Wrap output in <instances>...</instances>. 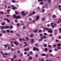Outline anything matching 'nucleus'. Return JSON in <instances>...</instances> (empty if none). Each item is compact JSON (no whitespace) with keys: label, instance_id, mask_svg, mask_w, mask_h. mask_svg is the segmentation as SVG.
I'll return each instance as SVG.
<instances>
[{"label":"nucleus","instance_id":"nucleus-37","mask_svg":"<svg viewBox=\"0 0 61 61\" xmlns=\"http://www.w3.org/2000/svg\"><path fill=\"white\" fill-rule=\"evenodd\" d=\"M44 12H45V9H43L42 11V13H44Z\"/></svg>","mask_w":61,"mask_h":61},{"label":"nucleus","instance_id":"nucleus-11","mask_svg":"<svg viewBox=\"0 0 61 61\" xmlns=\"http://www.w3.org/2000/svg\"><path fill=\"white\" fill-rule=\"evenodd\" d=\"M52 17L53 18H55L56 17V15H52Z\"/></svg>","mask_w":61,"mask_h":61},{"label":"nucleus","instance_id":"nucleus-24","mask_svg":"<svg viewBox=\"0 0 61 61\" xmlns=\"http://www.w3.org/2000/svg\"><path fill=\"white\" fill-rule=\"evenodd\" d=\"M1 28L2 29H5V26H2L1 27Z\"/></svg>","mask_w":61,"mask_h":61},{"label":"nucleus","instance_id":"nucleus-57","mask_svg":"<svg viewBox=\"0 0 61 61\" xmlns=\"http://www.w3.org/2000/svg\"><path fill=\"white\" fill-rule=\"evenodd\" d=\"M20 56H23V54L22 53L20 54Z\"/></svg>","mask_w":61,"mask_h":61},{"label":"nucleus","instance_id":"nucleus-15","mask_svg":"<svg viewBox=\"0 0 61 61\" xmlns=\"http://www.w3.org/2000/svg\"><path fill=\"white\" fill-rule=\"evenodd\" d=\"M13 26L12 25H11L10 26V29H12L13 28Z\"/></svg>","mask_w":61,"mask_h":61},{"label":"nucleus","instance_id":"nucleus-40","mask_svg":"<svg viewBox=\"0 0 61 61\" xmlns=\"http://www.w3.org/2000/svg\"><path fill=\"white\" fill-rule=\"evenodd\" d=\"M17 53H18V54H20V51H17Z\"/></svg>","mask_w":61,"mask_h":61},{"label":"nucleus","instance_id":"nucleus-58","mask_svg":"<svg viewBox=\"0 0 61 61\" xmlns=\"http://www.w3.org/2000/svg\"><path fill=\"white\" fill-rule=\"evenodd\" d=\"M15 21L16 23H17V20H15Z\"/></svg>","mask_w":61,"mask_h":61},{"label":"nucleus","instance_id":"nucleus-46","mask_svg":"<svg viewBox=\"0 0 61 61\" xmlns=\"http://www.w3.org/2000/svg\"><path fill=\"white\" fill-rule=\"evenodd\" d=\"M54 24V22H52V23H51V25H53V24Z\"/></svg>","mask_w":61,"mask_h":61},{"label":"nucleus","instance_id":"nucleus-20","mask_svg":"<svg viewBox=\"0 0 61 61\" xmlns=\"http://www.w3.org/2000/svg\"><path fill=\"white\" fill-rule=\"evenodd\" d=\"M54 50L55 51H57L58 50V49H57L56 48H55L54 49Z\"/></svg>","mask_w":61,"mask_h":61},{"label":"nucleus","instance_id":"nucleus-17","mask_svg":"<svg viewBox=\"0 0 61 61\" xmlns=\"http://www.w3.org/2000/svg\"><path fill=\"white\" fill-rule=\"evenodd\" d=\"M2 33H6V31H5V30H2Z\"/></svg>","mask_w":61,"mask_h":61},{"label":"nucleus","instance_id":"nucleus-50","mask_svg":"<svg viewBox=\"0 0 61 61\" xmlns=\"http://www.w3.org/2000/svg\"><path fill=\"white\" fill-rule=\"evenodd\" d=\"M24 54L25 55H26L27 54V52H24Z\"/></svg>","mask_w":61,"mask_h":61},{"label":"nucleus","instance_id":"nucleus-48","mask_svg":"<svg viewBox=\"0 0 61 61\" xmlns=\"http://www.w3.org/2000/svg\"><path fill=\"white\" fill-rule=\"evenodd\" d=\"M43 40L42 39H40L39 40V41L40 42H41V41H42V40Z\"/></svg>","mask_w":61,"mask_h":61},{"label":"nucleus","instance_id":"nucleus-13","mask_svg":"<svg viewBox=\"0 0 61 61\" xmlns=\"http://www.w3.org/2000/svg\"><path fill=\"white\" fill-rule=\"evenodd\" d=\"M38 32L39 33H41V32H42V30H38Z\"/></svg>","mask_w":61,"mask_h":61},{"label":"nucleus","instance_id":"nucleus-2","mask_svg":"<svg viewBox=\"0 0 61 61\" xmlns=\"http://www.w3.org/2000/svg\"><path fill=\"white\" fill-rule=\"evenodd\" d=\"M48 32L49 33H51V34H52L53 33V30H48Z\"/></svg>","mask_w":61,"mask_h":61},{"label":"nucleus","instance_id":"nucleus-51","mask_svg":"<svg viewBox=\"0 0 61 61\" xmlns=\"http://www.w3.org/2000/svg\"><path fill=\"white\" fill-rule=\"evenodd\" d=\"M25 26H23V29H25Z\"/></svg>","mask_w":61,"mask_h":61},{"label":"nucleus","instance_id":"nucleus-34","mask_svg":"<svg viewBox=\"0 0 61 61\" xmlns=\"http://www.w3.org/2000/svg\"><path fill=\"white\" fill-rule=\"evenodd\" d=\"M0 13L1 14H4V12L3 11H1L0 12Z\"/></svg>","mask_w":61,"mask_h":61},{"label":"nucleus","instance_id":"nucleus-61","mask_svg":"<svg viewBox=\"0 0 61 61\" xmlns=\"http://www.w3.org/2000/svg\"><path fill=\"white\" fill-rule=\"evenodd\" d=\"M2 33H0V36H2Z\"/></svg>","mask_w":61,"mask_h":61},{"label":"nucleus","instance_id":"nucleus-27","mask_svg":"<svg viewBox=\"0 0 61 61\" xmlns=\"http://www.w3.org/2000/svg\"><path fill=\"white\" fill-rule=\"evenodd\" d=\"M38 2H43V0H38Z\"/></svg>","mask_w":61,"mask_h":61},{"label":"nucleus","instance_id":"nucleus-56","mask_svg":"<svg viewBox=\"0 0 61 61\" xmlns=\"http://www.w3.org/2000/svg\"><path fill=\"white\" fill-rule=\"evenodd\" d=\"M13 58H11V60L12 61H15L14 60H13Z\"/></svg>","mask_w":61,"mask_h":61},{"label":"nucleus","instance_id":"nucleus-32","mask_svg":"<svg viewBox=\"0 0 61 61\" xmlns=\"http://www.w3.org/2000/svg\"><path fill=\"white\" fill-rule=\"evenodd\" d=\"M8 49H9V50L10 49H11V47L10 46H9V47H8Z\"/></svg>","mask_w":61,"mask_h":61},{"label":"nucleus","instance_id":"nucleus-33","mask_svg":"<svg viewBox=\"0 0 61 61\" xmlns=\"http://www.w3.org/2000/svg\"><path fill=\"white\" fill-rule=\"evenodd\" d=\"M57 46H61V44H60V43H59V44H58Z\"/></svg>","mask_w":61,"mask_h":61},{"label":"nucleus","instance_id":"nucleus-63","mask_svg":"<svg viewBox=\"0 0 61 61\" xmlns=\"http://www.w3.org/2000/svg\"><path fill=\"white\" fill-rule=\"evenodd\" d=\"M5 55H8V54L6 53H5Z\"/></svg>","mask_w":61,"mask_h":61},{"label":"nucleus","instance_id":"nucleus-29","mask_svg":"<svg viewBox=\"0 0 61 61\" xmlns=\"http://www.w3.org/2000/svg\"><path fill=\"white\" fill-rule=\"evenodd\" d=\"M4 47H7V45H4Z\"/></svg>","mask_w":61,"mask_h":61},{"label":"nucleus","instance_id":"nucleus-55","mask_svg":"<svg viewBox=\"0 0 61 61\" xmlns=\"http://www.w3.org/2000/svg\"><path fill=\"white\" fill-rule=\"evenodd\" d=\"M32 59V58L31 57H29V59Z\"/></svg>","mask_w":61,"mask_h":61},{"label":"nucleus","instance_id":"nucleus-22","mask_svg":"<svg viewBox=\"0 0 61 61\" xmlns=\"http://www.w3.org/2000/svg\"><path fill=\"white\" fill-rule=\"evenodd\" d=\"M46 55V54H42V56H45Z\"/></svg>","mask_w":61,"mask_h":61},{"label":"nucleus","instance_id":"nucleus-38","mask_svg":"<svg viewBox=\"0 0 61 61\" xmlns=\"http://www.w3.org/2000/svg\"><path fill=\"white\" fill-rule=\"evenodd\" d=\"M36 51H39V49L38 48H37L36 49Z\"/></svg>","mask_w":61,"mask_h":61},{"label":"nucleus","instance_id":"nucleus-39","mask_svg":"<svg viewBox=\"0 0 61 61\" xmlns=\"http://www.w3.org/2000/svg\"><path fill=\"white\" fill-rule=\"evenodd\" d=\"M7 21L8 23H9V22H10L9 21V19H7Z\"/></svg>","mask_w":61,"mask_h":61},{"label":"nucleus","instance_id":"nucleus-8","mask_svg":"<svg viewBox=\"0 0 61 61\" xmlns=\"http://www.w3.org/2000/svg\"><path fill=\"white\" fill-rule=\"evenodd\" d=\"M5 27L6 29H7V28H9V27L7 26H6Z\"/></svg>","mask_w":61,"mask_h":61},{"label":"nucleus","instance_id":"nucleus-36","mask_svg":"<svg viewBox=\"0 0 61 61\" xmlns=\"http://www.w3.org/2000/svg\"><path fill=\"white\" fill-rule=\"evenodd\" d=\"M44 35H45V36H46L47 35V34L46 33H44Z\"/></svg>","mask_w":61,"mask_h":61},{"label":"nucleus","instance_id":"nucleus-59","mask_svg":"<svg viewBox=\"0 0 61 61\" xmlns=\"http://www.w3.org/2000/svg\"><path fill=\"white\" fill-rule=\"evenodd\" d=\"M18 13V12H17V11H16L15 12V13L16 14H17Z\"/></svg>","mask_w":61,"mask_h":61},{"label":"nucleus","instance_id":"nucleus-64","mask_svg":"<svg viewBox=\"0 0 61 61\" xmlns=\"http://www.w3.org/2000/svg\"><path fill=\"white\" fill-rule=\"evenodd\" d=\"M59 39H61V36H59Z\"/></svg>","mask_w":61,"mask_h":61},{"label":"nucleus","instance_id":"nucleus-21","mask_svg":"<svg viewBox=\"0 0 61 61\" xmlns=\"http://www.w3.org/2000/svg\"><path fill=\"white\" fill-rule=\"evenodd\" d=\"M10 49L12 51H14V49L13 48H11Z\"/></svg>","mask_w":61,"mask_h":61},{"label":"nucleus","instance_id":"nucleus-41","mask_svg":"<svg viewBox=\"0 0 61 61\" xmlns=\"http://www.w3.org/2000/svg\"><path fill=\"white\" fill-rule=\"evenodd\" d=\"M50 25V24H48L47 25V26H48V27H49Z\"/></svg>","mask_w":61,"mask_h":61},{"label":"nucleus","instance_id":"nucleus-28","mask_svg":"<svg viewBox=\"0 0 61 61\" xmlns=\"http://www.w3.org/2000/svg\"><path fill=\"white\" fill-rule=\"evenodd\" d=\"M12 9L13 10H15V9H17V8L15 7H14V8H12Z\"/></svg>","mask_w":61,"mask_h":61},{"label":"nucleus","instance_id":"nucleus-9","mask_svg":"<svg viewBox=\"0 0 61 61\" xmlns=\"http://www.w3.org/2000/svg\"><path fill=\"white\" fill-rule=\"evenodd\" d=\"M30 37L31 38H33V34H32L30 35Z\"/></svg>","mask_w":61,"mask_h":61},{"label":"nucleus","instance_id":"nucleus-23","mask_svg":"<svg viewBox=\"0 0 61 61\" xmlns=\"http://www.w3.org/2000/svg\"><path fill=\"white\" fill-rule=\"evenodd\" d=\"M44 4V3L43 2H40V4L41 5H43Z\"/></svg>","mask_w":61,"mask_h":61},{"label":"nucleus","instance_id":"nucleus-45","mask_svg":"<svg viewBox=\"0 0 61 61\" xmlns=\"http://www.w3.org/2000/svg\"><path fill=\"white\" fill-rule=\"evenodd\" d=\"M13 32H14L13 30H11L10 31V32L11 33H13Z\"/></svg>","mask_w":61,"mask_h":61},{"label":"nucleus","instance_id":"nucleus-16","mask_svg":"<svg viewBox=\"0 0 61 61\" xmlns=\"http://www.w3.org/2000/svg\"><path fill=\"white\" fill-rule=\"evenodd\" d=\"M37 31H38V29H37L35 30L34 31V32H35V33H36V32H37Z\"/></svg>","mask_w":61,"mask_h":61},{"label":"nucleus","instance_id":"nucleus-14","mask_svg":"<svg viewBox=\"0 0 61 61\" xmlns=\"http://www.w3.org/2000/svg\"><path fill=\"white\" fill-rule=\"evenodd\" d=\"M51 29L49 28H47L46 29V30L47 31H48L49 30H51Z\"/></svg>","mask_w":61,"mask_h":61},{"label":"nucleus","instance_id":"nucleus-62","mask_svg":"<svg viewBox=\"0 0 61 61\" xmlns=\"http://www.w3.org/2000/svg\"><path fill=\"white\" fill-rule=\"evenodd\" d=\"M59 30L60 31V33H61V28H60Z\"/></svg>","mask_w":61,"mask_h":61},{"label":"nucleus","instance_id":"nucleus-1","mask_svg":"<svg viewBox=\"0 0 61 61\" xmlns=\"http://www.w3.org/2000/svg\"><path fill=\"white\" fill-rule=\"evenodd\" d=\"M13 17L14 18H16V19H17L18 18H21V17L19 16H15V15H13Z\"/></svg>","mask_w":61,"mask_h":61},{"label":"nucleus","instance_id":"nucleus-5","mask_svg":"<svg viewBox=\"0 0 61 61\" xmlns=\"http://www.w3.org/2000/svg\"><path fill=\"white\" fill-rule=\"evenodd\" d=\"M31 43H34V41H35V39H32L31 40Z\"/></svg>","mask_w":61,"mask_h":61},{"label":"nucleus","instance_id":"nucleus-60","mask_svg":"<svg viewBox=\"0 0 61 61\" xmlns=\"http://www.w3.org/2000/svg\"><path fill=\"white\" fill-rule=\"evenodd\" d=\"M40 36H42V34H40Z\"/></svg>","mask_w":61,"mask_h":61},{"label":"nucleus","instance_id":"nucleus-6","mask_svg":"<svg viewBox=\"0 0 61 61\" xmlns=\"http://www.w3.org/2000/svg\"><path fill=\"white\" fill-rule=\"evenodd\" d=\"M24 44L25 45H26L24 46V47H25V46H27V42H25L24 43Z\"/></svg>","mask_w":61,"mask_h":61},{"label":"nucleus","instance_id":"nucleus-26","mask_svg":"<svg viewBox=\"0 0 61 61\" xmlns=\"http://www.w3.org/2000/svg\"><path fill=\"white\" fill-rule=\"evenodd\" d=\"M49 51L50 53H51V52H52V50L51 49H50L49 50Z\"/></svg>","mask_w":61,"mask_h":61},{"label":"nucleus","instance_id":"nucleus-30","mask_svg":"<svg viewBox=\"0 0 61 61\" xmlns=\"http://www.w3.org/2000/svg\"><path fill=\"white\" fill-rule=\"evenodd\" d=\"M12 3H15V0H12Z\"/></svg>","mask_w":61,"mask_h":61},{"label":"nucleus","instance_id":"nucleus-18","mask_svg":"<svg viewBox=\"0 0 61 61\" xmlns=\"http://www.w3.org/2000/svg\"><path fill=\"white\" fill-rule=\"evenodd\" d=\"M36 47H34V48H33V51H35V50H36Z\"/></svg>","mask_w":61,"mask_h":61},{"label":"nucleus","instance_id":"nucleus-54","mask_svg":"<svg viewBox=\"0 0 61 61\" xmlns=\"http://www.w3.org/2000/svg\"><path fill=\"white\" fill-rule=\"evenodd\" d=\"M17 25L18 26H19V25H20L19 24V23H18V24H17Z\"/></svg>","mask_w":61,"mask_h":61},{"label":"nucleus","instance_id":"nucleus-3","mask_svg":"<svg viewBox=\"0 0 61 61\" xmlns=\"http://www.w3.org/2000/svg\"><path fill=\"white\" fill-rule=\"evenodd\" d=\"M19 40L20 41H25V39H22V38H20Z\"/></svg>","mask_w":61,"mask_h":61},{"label":"nucleus","instance_id":"nucleus-47","mask_svg":"<svg viewBox=\"0 0 61 61\" xmlns=\"http://www.w3.org/2000/svg\"><path fill=\"white\" fill-rule=\"evenodd\" d=\"M51 27L52 28H54V25H51Z\"/></svg>","mask_w":61,"mask_h":61},{"label":"nucleus","instance_id":"nucleus-42","mask_svg":"<svg viewBox=\"0 0 61 61\" xmlns=\"http://www.w3.org/2000/svg\"><path fill=\"white\" fill-rule=\"evenodd\" d=\"M33 15H34V14H36V12L35 11H34L32 13Z\"/></svg>","mask_w":61,"mask_h":61},{"label":"nucleus","instance_id":"nucleus-25","mask_svg":"<svg viewBox=\"0 0 61 61\" xmlns=\"http://www.w3.org/2000/svg\"><path fill=\"white\" fill-rule=\"evenodd\" d=\"M16 36L18 37H20V35L18 34H16Z\"/></svg>","mask_w":61,"mask_h":61},{"label":"nucleus","instance_id":"nucleus-43","mask_svg":"<svg viewBox=\"0 0 61 61\" xmlns=\"http://www.w3.org/2000/svg\"><path fill=\"white\" fill-rule=\"evenodd\" d=\"M29 21H31L32 20V19H31V18H29Z\"/></svg>","mask_w":61,"mask_h":61},{"label":"nucleus","instance_id":"nucleus-35","mask_svg":"<svg viewBox=\"0 0 61 61\" xmlns=\"http://www.w3.org/2000/svg\"><path fill=\"white\" fill-rule=\"evenodd\" d=\"M45 51L46 52H47V51H48L47 48H46V49H45Z\"/></svg>","mask_w":61,"mask_h":61},{"label":"nucleus","instance_id":"nucleus-31","mask_svg":"<svg viewBox=\"0 0 61 61\" xmlns=\"http://www.w3.org/2000/svg\"><path fill=\"white\" fill-rule=\"evenodd\" d=\"M25 38L26 40H28V37H26Z\"/></svg>","mask_w":61,"mask_h":61},{"label":"nucleus","instance_id":"nucleus-52","mask_svg":"<svg viewBox=\"0 0 61 61\" xmlns=\"http://www.w3.org/2000/svg\"><path fill=\"white\" fill-rule=\"evenodd\" d=\"M30 54H33V52L32 51H30Z\"/></svg>","mask_w":61,"mask_h":61},{"label":"nucleus","instance_id":"nucleus-53","mask_svg":"<svg viewBox=\"0 0 61 61\" xmlns=\"http://www.w3.org/2000/svg\"><path fill=\"white\" fill-rule=\"evenodd\" d=\"M45 8V6H43V7H42V9H43V8Z\"/></svg>","mask_w":61,"mask_h":61},{"label":"nucleus","instance_id":"nucleus-19","mask_svg":"<svg viewBox=\"0 0 61 61\" xmlns=\"http://www.w3.org/2000/svg\"><path fill=\"white\" fill-rule=\"evenodd\" d=\"M45 19V18L44 17L42 18L41 19L42 21H44Z\"/></svg>","mask_w":61,"mask_h":61},{"label":"nucleus","instance_id":"nucleus-49","mask_svg":"<svg viewBox=\"0 0 61 61\" xmlns=\"http://www.w3.org/2000/svg\"><path fill=\"white\" fill-rule=\"evenodd\" d=\"M7 32H9H9H10V31H9V30H7Z\"/></svg>","mask_w":61,"mask_h":61},{"label":"nucleus","instance_id":"nucleus-10","mask_svg":"<svg viewBox=\"0 0 61 61\" xmlns=\"http://www.w3.org/2000/svg\"><path fill=\"white\" fill-rule=\"evenodd\" d=\"M29 48H27V49L26 48H25L24 49V51H26L29 50Z\"/></svg>","mask_w":61,"mask_h":61},{"label":"nucleus","instance_id":"nucleus-7","mask_svg":"<svg viewBox=\"0 0 61 61\" xmlns=\"http://www.w3.org/2000/svg\"><path fill=\"white\" fill-rule=\"evenodd\" d=\"M39 19V16H37V18L36 19V21H37Z\"/></svg>","mask_w":61,"mask_h":61},{"label":"nucleus","instance_id":"nucleus-4","mask_svg":"<svg viewBox=\"0 0 61 61\" xmlns=\"http://www.w3.org/2000/svg\"><path fill=\"white\" fill-rule=\"evenodd\" d=\"M14 43L16 46H17L18 45V43L16 41H15Z\"/></svg>","mask_w":61,"mask_h":61},{"label":"nucleus","instance_id":"nucleus-12","mask_svg":"<svg viewBox=\"0 0 61 61\" xmlns=\"http://www.w3.org/2000/svg\"><path fill=\"white\" fill-rule=\"evenodd\" d=\"M1 25H5V22H3L2 23H1Z\"/></svg>","mask_w":61,"mask_h":61},{"label":"nucleus","instance_id":"nucleus-44","mask_svg":"<svg viewBox=\"0 0 61 61\" xmlns=\"http://www.w3.org/2000/svg\"><path fill=\"white\" fill-rule=\"evenodd\" d=\"M35 56L36 57H38V55H35Z\"/></svg>","mask_w":61,"mask_h":61}]
</instances>
